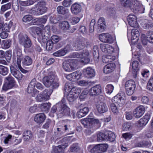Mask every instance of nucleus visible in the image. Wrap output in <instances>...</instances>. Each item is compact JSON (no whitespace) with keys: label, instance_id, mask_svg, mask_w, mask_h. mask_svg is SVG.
<instances>
[{"label":"nucleus","instance_id":"25","mask_svg":"<svg viewBox=\"0 0 153 153\" xmlns=\"http://www.w3.org/2000/svg\"><path fill=\"white\" fill-rule=\"evenodd\" d=\"M14 53L16 56V64L21 63L22 59L23 58L21 49L19 48H16Z\"/></svg>","mask_w":153,"mask_h":153},{"label":"nucleus","instance_id":"56","mask_svg":"<svg viewBox=\"0 0 153 153\" xmlns=\"http://www.w3.org/2000/svg\"><path fill=\"white\" fill-rule=\"evenodd\" d=\"M72 56L73 58H79L80 59H82V58L84 56L83 53L82 52H74L72 54Z\"/></svg>","mask_w":153,"mask_h":153},{"label":"nucleus","instance_id":"33","mask_svg":"<svg viewBox=\"0 0 153 153\" xmlns=\"http://www.w3.org/2000/svg\"><path fill=\"white\" fill-rule=\"evenodd\" d=\"M62 146L59 145L53 147L51 153H64V149L65 148H63Z\"/></svg>","mask_w":153,"mask_h":153},{"label":"nucleus","instance_id":"32","mask_svg":"<svg viewBox=\"0 0 153 153\" xmlns=\"http://www.w3.org/2000/svg\"><path fill=\"white\" fill-rule=\"evenodd\" d=\"M37 8L35 10V14L37 15H40L46 12L48 10L47 7L43 8L42 7H37Z\"/></svg>","mask_w":153,"mask_h":153},{"label":"nucleus","instance_id":"47","mask_svg":"<svg viewBox=\"0 0 153 153\" xmlns=\"http://www.w3.org/2000/svg\"><path fill=\"white\" fill-rule=\"evenodd\" d=\"M13 22L10 21L8 23H6L4 25L2 31H5L9 32V30L13 25Z\"/></svg>","mask_w":153,"mask_h":153},{"label":"nucleus","instance_id":"21","mask_svg":"<svg viewBox=\"0 0 153 153\" xmlns=\"http://www.w3.org/2000/svg\"><path fill=\"white\" fill-rule=\"evenodd\" d=\"M150 117V115L149 114H146L138 121V123L140 127L144 126L148 122Z\"/></svg>","mask_w":153,"mask_h":153},{"label":"nucleus","instance_id":"6","mask_svg":"<svg viewBox=\"0 0 153 153\" xmlns=\"http://www.w3.org/2000/svg\"><path fill=\"white\" fill-rule=\"evenodd\" d=\"M5 79L7 82L4 84L2 89L4 91H7L9 89L12 88L14 86L16 81L14 78L10 75L6 77Z\"/></svg>","mask_w":153,"mask_h":153},{"label":"nucleus","instance_id":"13","mask_svg":"<svg viewBox=\"0 0 153 153\" xmlns=\"http://www.w3.org/2000/svg\"><path fill=\"white\" fill-rule=\"evenodd\" d=\"M97 23V32H101L103 31L106 27L104 19L103 17L100 18L98 20Z\"/></svg>","mask_w":153,"mask_h":153},{"label":"nucleus","instance_id":"60","mask_svg":"<svg viewBox=\"0 0 153 153\" xmlns=\"http://www.w3.org/2000/svg\"><path fill=\"white\" fill-rule=\"evenodd\" d=\"M95 23V20L94 19H92L90 23L89 27L90 33H92L93 32L94 29V26Z\"/></svg>","mask_w":153,"mask_h":153},{"label":"nucleus","instance_id":"3","mask_svg":"<svg viewBox=\"0 0 153 153\" xmlns=\"http://www.w3.org/2000/svg\"><path fill=\"white\" fill-rule=\"evenodd\" d=\"M123 6L126 8H129L134 13L138 12L140 8V2L137 0H126L123 3Z\"/></svg>","mask_w":153,"mask_h":153},{"label":"nucleus","instance_id":"38","mask_svg":"<svg viewBox=\"0 0 153 153\" xmlns=\"http://www.w3.org/2000/svg\"><path fill=\"white\" fill-rule=\"evenodd\" d=\"M107 134L99 132L97 134V140L99 142L106 140Z\"/></svg>","mask_w":153,"mask_h":153},{"label":"nucleus","instance_id":"23","mask_svg":"<svg viewBox=\"0 0 153 153\" xmlns=\"http://www.w3.org/2000/svg\"><path fill=\"white\" fill-rule=\"evenodd\" d=\"M63 68L65 71L71 72L74 71L75 68L72 66V63L65 62L63 63Z\"/></svg>","mask_w":153,"mask_h":153},{"label":"nucleus","instance_id":"43","mask_svg":"<svg viewBox=\"0 0 153 153\" xmlns=\"http://www.w3.org/2000/svg\"><path fill=\"white\" fill-rule=\"evenodd\" d=\"M69 126L66 125L64 126H59V128H57V130L58 131H61L62 133H64L67 132L69 129Z\"/></svg>","mask_w":153,"mask_h":153},{"label":"nucleus","instance_id":"49","mask_svg":"<svg viewBox=\"0 0 153 153\" xmlns=\"http://www.w3.org/2000/svg\"><path fill=\"white\" fill-rule=\"evenodd\" d=\"M62 103L61 102V101L56 103L55 105L53 106L51 108V112L52 113H55L57 109V111H58L60 108V107L62 105Z\"/></svg>","mask_w":153,"mask_h":153},{"label":"nucleus","instance_id":"54","mask_svg":"<svg viewBox=\"0 0 153 153\" xmlns=\"http://www.w3.org/2000/svg\"><path fill=\"white\" fill-rule=\"evenodd\" d=\"M70 149L71 151L72 152H75L78 151L80 149V148L78 144L75 143L71 146Z\"/></svg>","mask_w":153,"mask_h":153},{"label":"nucleus","instance_id":"26","mask_svg":"<svg viewBox=\"0 0 153 153\" xmlns=\"http://www.w3.org/2000/svg\"><path fill=\"white\" fill-rule=\"evenodd\" d=\"M89 111L88 107H85L79 110L78 111L76 115L79 118H81L85 116Z\"/></svg>","mask_w":153,"mask_h":153},{"label":"nucleus","instance_id":"17","mask_svg":"<svg viewBox=\"0 0 153 153\" xmlns=\"http://www.w3.org/2000/svg\"><path fill=\"white\" fill-rule=\"evenodd\" d=\"M39 33L37 32L38 35V41L41 43H43L44 44L45 43L48 41V35L47 36L46 33H43L42 32H39Z\"/></svg>","mask_w":153,"mask_h":153},{"label":"nucleus","instance_id":"31","mask_svg":"<svg viewBox=\"0 0 153 153\" xmlns=\"http://www.w3.org/2000/svg\"><path fill=\"white\" fill-rule=\"evenodd\" d=\"M51 104L49 103H45L41 104L40 107L42 111L48 112L50 109Z\"/></svg>","mask_w":153,"mask_h":153},{"label":"nucleus","instance_id":"55","mask_svg":"<svg viewBox=\"0 0 153 153\" xmlns=\"http://www.w3.org/2000/svg\"><path fill=\"white\" fill-rule=\"evenodd\" d=\"M100 152H105L108 148V145L106 144H98Z\"/></svg>","mask_w":153,"mask_h":153},{"label":"nucleus","instance_id":"4","mask_svg":"<svg viewBox=\"0 0 153 153\" xmlns=\"http://www.w3.org/2000/svg\"><path fill=\"white\" fill-rule=\"evenodd\" d=\"M62 103V105L57 112V115L59 118L63 117H68L70 116V108L66 105L65 101V99H62L61 100Z\"/></svg>","mask_w":153,"mask_h":153},{"label":"nucleus","instance_id":"39","mask_svg":"<svg viewBox=\"0 0 153 153\" xmlns=\"http://www.w3.org/2000/svg\"><path fill=\"white\" fill-rule=\"evenodd\" d=\"M106 137V140L111 142H113L116 138L115 134L111 131H109L107 133Z\"/></svg>","mask_w":153,"mask_h":153},{"label":"nucleus","instance_id":"46","mask_svg":"<svg viewBox=\"0 0 153 153\" xmlns=\"http://www.w3.org/2000/svg\"><path fill=\"white\" fill-rule=\"evenodd\" d=\"M8 72V69L7 67L0 65V74L3 75H6Z\"/></svg>","mask_w":153,"mask_h":153},{"label":"nucleus","instance_id":"20","mask_svg":"<svg viewBox=\"0 0 153 153\" xmlns=\"http://www.w3.org/2000/svg\"><path fill=\"white\" fill-rule=\"evenodd\" d=\"M71 10L73 14L77 15L81 12L82 7L79 4L75 3L71 6Z\"/></svg>","mask_w":153,"mask_h":153},{"label":"nucleus","instance_id":"9","mask_svg":"<svg viewBox=\"0 0 153 153\" xmlns=\"http://www.w3.org/2000/svg\"><path fill=\"white\" fill-rule=\"evenodd\" d=\"M145 111V108L143 106H139L137 107L134 111V116L135 118H140L144 114Z\"/></svg>","mask_w":153,"mask_h":153},{"label":"nucleus","instance_id":"29","mask_svg":"<svg viewBox=\"0 0 153 153\" xmlns=\"http://www.w3.org/2000/svg\"><path fill=\"white\" fill-rule=\"evenodd\" d=\"M81 122L85 127H90L92 126L91 118H87L81 120Z\"/></svg>","mask_w":153,"mask_h":153},{"label":"nucleus","instance_id":"50","mask_svg":"<svg viewBox=\"0 0 153 153\" xmlns=\"http://www.w3.org/2000/svg\"><path fill=\"white\" fill-rule=\"evenodd\" d=\"M77 98L76 96L74 94L72 93H70L67 95V98L68 101L70 102H73Z\"/></svg>","mask_w":153,"mask_h":153},{"label":"nucleus","instance_id":"40","mask_svg":"<svg viewBox=\"0 0 153 153\" xmlns=\"http://www.w3.org/2000/svg\"><path fill=\"white\" fill-rule=\"evenodd\" d=\"M11 40L10 39L3 40L2 43V48L5 49L9 48L11 45Z\"/></svg>","mask_w":153,"mask_h":153},{"label":"nucleus","instance_id":"7","mask_svg":"<svg viewBox=\"0 0 153 153\" xmlns=\"http://www.w3.org/2000/svg\"><path fill=\"white\" fill-rule=\"evenodd\" d=\"M85 39L82 38L75 41L73 43V46L76 51H80L84 49L85 47Z\"/></svg>","mask_w":153,"mask_h":153},{"label":"nucleus","instance_id":"61","mask_svg":"<svg viewBox=\"0 0 153 153\" xmlns=\"http://www.w3.org/2000/svg\"><path fill=\"white\" fill-rule=\"evenodd\" d=\"M114 86L111 84H108L106 87L105 89L106 93L108 94H111L114 89Z\"/></svg>","mask_w":153,"mask_h":153},{"label":"nucleus","instance_id":"12","mask_svg":"<svg viewBox=\"0 0 153 153\" xmlns=\"http://www.w3.org/2000/svg\"><path fill=\"white\" fill-rule=\"evenodd\" d=\"M129 24L132 27H137L138 24L136 16L132 14H129L127 18Z\"/></svg>","mask_w":153,"mask_h":153},{"label":"nucleus","instance_id":"44","mask_svg":"<svg viewBox=\"0 0 153 153\" xmlns=\"http://www.w3.org/2000/svg\"><path fill=\"white\" fill-rule=\"evenodd\" d=\"M67 51L64 49H61L54 53L53 55L56 56H60L65 54Z\"/></svg>","mask_w":153,"mask_h":153},{"label":"nucleus","instance_id":"37","mask_svg":"<svg viewBox=\"0 0 153 153\" xmlns=\"http://www.w3.org/2000/svg\"><path fill=\"white\" fill-rule=\"evenodd\" d=\"M27 92L29 94H31L33 93L34 94L32 95V96L34 97V93H38L39 91L35 89V86L29 84L27 90Z\"/></svg>","mask_w":153,"mask_h":153},{"label":"nucleus","instance_id":"10","mask_svg":"<svg viewBox=\"0 0 153 153\" xmlns=\"http://www.w3.org/2000/svg\"><path fill=\"white\" fill-rule=\"evenodd\" d=\"M55 77V76L53 74L44 77L43 79L44 84L46 87H49L51 86L52 83L54 82Z\"/></svg>","mask_w":153,"mask_h":153},{"label":"nucleus","instance_id":"53","mask_svg":"<svg viewBox=\"0 0 153 153\" xmlns=\"http://www.w3.org/2000/svg\"><path fill=\"white\" fill-rule=\"evenodd\" d=\"M33 19V17L32 15H27L24 16L22 19V21L23 22L27 23L32 20Z\"/></svg>","mask_w":153,"mask_h":153},{"label":"nucleus","instance_id":"2","mask_svg":"<svg viewBox=\"0 0 153 153\" xmlns=\"http://www.w3.org/2000/svg\"><path fill=\"white\" fill-rule=\"evenodd\" d=\"M18 39L19 44L24 47V51L26 52L30 48L32 43L30 38L26 34L20 33L18 35Z\"/></svg>","mask_w":153,"mask_h":153},{"label":"nucleus","instance_id":"30","mask_svg":"<svg viewBox=\"0 0 153 153\" xmlns=\"http://www.w3.org/2000/svg\"><path fill=\"white\" fill-rule=\"evenodd\" d=\"M24 141H28L31 139L32 136L31 132L30 131H25L23 134Z\"/></svg>","mask_w":153,"mask_h":153},{"label":"nucleus","instance_id":"35","mask_svg":"<svg viewBox=\"0 0 153 153\" xmlns=\"http://www.w3.org/2000/svg\"><path fill=\"white\" fill-rule=\"evenodd\" d=\"M88 150L90 151L91 153H99L100 152L99 147L98 145L95 146H90L88 148Z\"/></svg>","mask_w":153,"mask_h":153},{"label":"nucleus","instance_id":"48","mask_svg":"<svg viewBox=\"0 0 153 153\" xmlns=\"http://www.w3.org/2000/svg\"><path fill=\"white\" fill-rule=\"evenodd\" d=\"M106 12L108 15L112 16L114 18H115L116 11L114 8L112 7L108 8Z\"/></svg>","mask_w":153,"mask_h":153},{"label":"nucleus","instance_id":"62","mask_svg":"<svg viewBox=\"0 0 153 153\" xmlns=\"http://www.w3.org/2000/svg\"><path fill=\"white\" fill-rule=\"evenodd\" d=\"M5 58L8 62H9L11 58V52L10 51H6L5 53Z\"/></svg>","mask_w":153,"mask_h":153},{"label":"nucleus","instance_id":"28","mask_svg":"<svg viewBox=\"0 0 153 153\" xmlns=\"http://www.w3.org/2000/svg\"><path fill=\"white\" fill-rule=\"evenodd\" d=\"M67 137H65L62 139L58 141V139L56 140L57 143L59 145H61V146H62L63 148H66L68 146V141L67 140Z\"/></svg>","mask_w":153,"mask_h":153},{"label":"nucleus","instance_id":"64","mask_svg":"<svg viewBox=\"0 0 153 153\" xmlns=\"http://www.w3.org/2000/svg\"><path fill=\"white\" fill-rule=\"evenodd\" d=\"M60 40L59 36L56 35L52 36L51 37V41L53 44H55L58 42Z\"/></svg>","mask_w":153,"mask_h":153},{"label":"nucleus","instance_id":"34","mask_svg":"<svg viewBox=\"0 0 153 153\" xmlns=\"http://www.w3.org/2000/svg\"><path fill=\"white\" fill-rule=\"evenodd\" d=\"M59 26L61 29L66 30L69 29L70 25L68 22L67 21H63L59 24Z\"/></svg>","mask_w":153,"mask_h":153},{"label":"nucleus","instance_id":"45","mask_svg":"<svg viewBox=\"0 0 153 153\" xmlns=\"http://www.w3.org/2000/svg\"><path fill=\"white\" fill-rule=\"evenodd\" d=\"M139 63L137 60H134L133 61L132 64V67L133 71L134 74H136L137 72L139 70L138 67Z\"/></svg>","mask_w":153,"mask_h":153},{"label":"nucleus","instance_id":"14","mask_svg":"<svg viewBox=\"0 0 153 153\" xmlns=\"http://www.w3.org/2000/svg\"><path fill=\"white\" fill-rule=\"evenodd\" d=\"M84 76L87 78H91L95 75L94 70L90 67H88L83 70Z\"/></svg>","mask_w":153,"mask_h":153},{"label":"nucleus","instance_id":"18","mask_svg":"<svg viewBox=\"0 0 153 153\" xmlns=\"http://www.w3.org/2000/svg\"><path fill=\"white\" fill-rule=\"evenodd\" d=\"M115 65L114 63H111L105 65L103 69V72L106 74L112 72L115 68Z\"/></svg>","mask_w":153,"mask_h":153},{"label":"nucleus","instance_id":"16","mask_svg":"<svg viewBox=\"0 0 153 153\" xmlns=\"http://www.w3.org/2000/svg\"><path fill=\"white\" fill-rule=\"evenodd\" d=\"M97 108L100 113H104L107 111L108 108L106 104L102 102H99L96 104Z\"/></svg>","mask_w":153,"mask_h":153},{"label":"nucleus","instance_id":"57","mask_svg":"<svg viewBox=\"0 0 153 153\" xmlns=\"http://www.w3.org/2000/svg\"><path fill=\"white\" fill-rule=\"evenodd\" d=\"M147 88L150 91H153V78H151L147 85Z\"/></svg>","mask_w":153,"mask_h":153},{"label":"nucleus","instance_id":"8","mask_svg":"<svg viewBox=\"0 0 153 153\" xmlns=\"http://www.w3.org/2000/svg\"><path fill=\"white\" fill-rule=\"evenodd\" d=\"M99 38L101 42H103L112 43L114 41V39L108 33L101 34L99 35Z\"/></svg>","mask_w":153,"mask_h":153},{"label":"nucleus","instance_id":"24","mask_svg":"<svg viewBox=\"0 0 153 153\" xmlns=\"http://www.w3.org/2000/svg\"><path fill=\"white\" fill-rule=\"evenodd\" d=\"M33 62L32 59L29 56H25L22 59V63L25 66H28L31 65Z\"/></svg>","mask_w":153,"mask_h":153},{"label":"nucleus","instance_id":"11","mask_svg":"<svg viewBox=\"0 0 153 153\" xmlns=\"http://www.w3.org/2000/svg\"><path fill=\"white\" fill-rule=\"evenodd\" d=\"M10 69L11 74L16 78L20 79L23 77V75L13 65L10 66Z\"/></svg>","mask_w":153,"mask_h":153},{"label":"nucleus","instance_id":"42","mask_svg":"<svg viewBox=\"0 0 153 153\" xmlns=\"http://www.w3.org/2000/svg\"><path fill=\"white\" fill-rule=\"evenodd\" d=\"M146 36L147 41L149 42L153 43V32L151 31H148L146 33Z\"/></svg>","mask_w":153,"mask_h":153},{"label":"nucleus","instance_id":"59","mask_svg":"<svg viewBox=\"0 0 153 153\" xmlns=\"http://www.w3.org/2000/svg\"><path fill=\"white\" fill-rule=\"evenodd\" d=\"M11 4L10 3H8L7 4L3 5L1 7V10L2 12H5L6 10L10 8Z\"/></svg>","mask_w":153,"mask_h":153},{"label":"nucleus","instance_id":"51","mask_svg":"<svg viewBox=\"0 0 153 153\" xmlns=\"http://www.w3.org/2000/svg\"><path fill=\"white\" fill-rule=\"evenodd\" d=\"M93 54L94 57L95 59H98L99 57L98 50V47L94 46L93 48Z\"/></svg>","mask_w":153,"mask_h":153},{"label":"nucleus","instance_id":"19","mask_svg":"<svg viewBox=\"0 0 153 153\" xmlns=\"http://www.w3.org/2000/svg\"><path fill=\"white\" fill-rule=\"evenodd\" d=\"M64 88L65 90H67L68 91L71 89V90L70 91L71 93H72L74 94L76 96V97H78L79 94L81 92V90L80 88L78 87H74L71 88V86L65 84Z\"/></svg>","mask_w":153,"mask_h":153},{"label":"nucleus","instance_id":"36","mask_svg":"<svg viewBox=\"0 0 153 153\" xmlns=\"http://www.w3.org/2000/svg\"><path fill=\"white\" fill-rule=\"evenodd\" d=\"M58 13L59 14L64 15L68 13V10L62 6H58L56 8Z\"/></svg>","mask_w":153,"mask_h":153},{"label":"nucleus","instance_id":"41","mask_svg":"<svg viewBox=\"0 0 153 153\" xmlns=\"http://www.w3.org/2000/svg\"><path fill=\"white\" fill-rule=\"evenodd\" d=\"M52 92V91L51 90H45L43 92L42 94L44 97V98L45 99V100H48Z\"/></svg>","mask_w":153,"mask_h":153},{"label":"nucleus","instance_id":"27","mask_svg":"<svg viewBox=\"0 0 153 153\" xmlns=\"http://www.w3.org/2000/svg\"><path fill=\"white\" fill-rule=\"evenodd\" d=\"M141 25L145 29H151L153 27L152 23L147 19L143 20L141 22Z\"/></svg>","mask_w":153,"mask_h":153},{"label":"nucleus","instance_id":"22","mask_svg":"<svg viewBox=\"0 0 153 153\" xmlns=\"http://www.w3.org/2000/svg\"><path fill=\"white\" fill-rule=\"evenodd\" d=\"M46 118V117L44 113H39L36 115L34 117V120L37 123H42Z\"/></svg>","mask_w":153,"mask_h":153},{"label":"nucleus","instance_id":"1","mask_svg":"<svg viewBox=\"0 0 153 153\" xmlns=\"http://www.w3.org/2000/svg\"><path fill=\"white\" fill-rule=\"evenodd\" d=\"M125 101L124 96H122L117 94L112 99V103L110 105V108L114 113H117L118 110L116 104L119 106H122L124 104Z\"/></svg>","mask_w":153,"mask_h":153},{"label":"nucleus","instance_id":"15","mask_svg":"<svg viewBox=\"0 0 153 153\" xmlns=\"http://www.w3.org/2000/svg\"><path fill=\"white\" fill-rule=\"evenodd\" d=\"M101 92V87L99 85L92 87L89 91L90 95L92 96L98 95Z\"/></svg>","mask_w":153,"mask_h":153},{"label":"nucleus","instance_id":"52","mask_svg":"<svg viewBox=\"0 0 153 153\" xmlns=\"http://www.w3.org/2000/svg\"><path fill=\"white\" fill-rule=\"evenodd\" d=\"M34 1L33 0H29L22 1L20 2L21 5L23 6H27L33 4Z\"/></svg>","mask_w":153,"mask_h":153},{"label":"nucleus","instance_id":"63","mask_svg":"<svg viewBox=\"0 0 153 153\" xmlns=\"http://www.w3.org/2000/svg\"><path fill=\"white\" fill-rule=\"evenodd\" d=\"M153 136V129L150 127L149 131L146 133L145 134L146 137L148 138H151Z\"/></svg>","mask_w":153,"mask_h":153},{"label":"nucleus","instance_id":"5","mask_svg":"<svg viewBox=\"0 0 153 153\" xmlns=\"http://www.w3.org/2000/svg\"><path fill=\"white\" fill-rule=\"evenodd\" d=\"M125 85L126 94L129 96L132 94L136 88L134 81L132 79L129 80L126 82Z\"/></svg>","mask_w":153,"mask_h":153},{"label":"nucleus","instance_id":"58","mask_svg":"<svg viewBox=\"0 0 153 153\" xmlns=\"http://www.w3.org/2000/svg\"><path fill=\"white\" fill-rule=\"evenodd\" d=\"M52 123L51 120L50 119H48L45 124L43 125L42 128L44 129H48L51 125Z\"/></svg>","mask_w":153,"mask_h":153}]
</instances>
